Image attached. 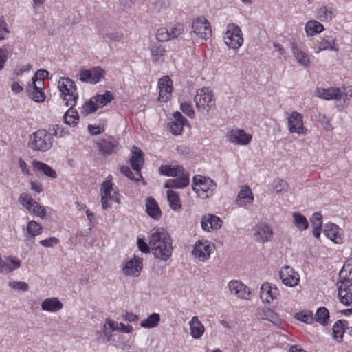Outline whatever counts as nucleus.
<instances>
[{
	"label": "nucleus",
	"mask_w": 352,
	"mask_h": 352,
	"mask_svg": "<svg viewBox=\"0 0 352 352\" xmlns=\"http://www.w3.org/2000/svg\"><path fill=\"white\" fill-rule=\"evenodd\" d=\"M228 286L230 293L239 298H246L250 294V292L247 291V287L239 280H230Z\"/></svg>",
	"instance_id": "27"
},
{
	"label": "nucleus",
	"mask_w": 352,
	"mask_h": 352,
	"mask_svg": "<svg viewBox=\"0 0 352 352\" xmlns=\"http://www.w3.org/2000/svg\"><path fill=\"white\" fill-rule=\"evenodd\" d=\"M167 199L173 210L177 211L182 208V204L177 192L168 190L167 191Z\"/></svg>",
	"instance_id": "37"
},
{
	"label": "nucleus",
	"mask_w": 352,
	"mask_h": 352,
	"mask_svg": "<svg viewBox=\"0 0 352 352\" xmlns=\"http://www.w3.org/2000/svg\"><path fill=\"white\" fill-rule=\"evenodd\" d=\"M63 118L66 124L75 126L79 120L78 113L74 107H70L65 113Z\"/></svg>",
	"instance_id": "38"
},
{
	"label": "nucleus",
	"mask_w": 352,
	"mask_h": 352,
	"mask_svg": "<svg viewBox=\"0 0 352 352\" xmlns=\"http://www.w3.org/2000/svg\"><path fill=\"white\" fill-rule=\"evenodd\" d=\"M98 109L97 104L93 98L85 102L81 108L80 113L83 116H87L90 113L95 112Z\"/></svg>",
	"instance_id": "46"
},
{
	"label": "nucleus",
	"mask_w": 352,
	"mask_h": 352,
	"mask_svg": "<svg viewBox=\"0 0 352 352\" xmlns=\"http://www.w3.org/2000/svg\"><path fill=\"white\" fill-rule=\"evenodd\" d=\"M180 109L182 112L186 114L189 118H193L195 116V111L192 108V106L190 103L188 102H183L180 105Z\"/></svg>",
	"instance_id": "59"
},
{
	"label": "nucleus",
	"mask_w": 352,
	"mask_h": 352,
	"mask_svg": "<svg viewBox=\"0 0 352 352\" xmlns=\"http://www.w3.org/2000/svg\"><path fill=\"white\" fill-rule=\"evenodd\" d=\"M168 0H156L154 3L156 12H161L164 11L168 6Z\"/></svg>",
	"instance_id": "62"
},
{
	"label": "nucleus",
	"mask_w": 352,
	"mask_h": 352,
	"mask_svg": "<svg viewBox=\"0 0 352 352\" xmlns=\"http://www.w3.org/2000/svg\"><path fill=\"white\" fill-rule=\"evenodd\" d=\"M142 267L143 259L135 256L125 263L122 271L126 276L138 277L140 274Z\"/></svg>",
	"instance_id": "15"
},
{
	"label": "nucleus",
	"mask_w": 352,
	"mask_h": 352,
	"mask_svg": "<svg viewBox=\"0 0 352 352\" xmlns=\"http://www.w3.org/2000/svg\"><path fill=\"white\" fill-rule=\"evenodd\" d=\"M324 30V26L316 20H310L305 24V30L307 36H313L322 32Z\"/></svg>",
	"instance_id": "36"
},
{
	"label": "nucleus",
	"mask_w": 352,
	"mask_h": 352,
	"mask_svg": "<svg viewBox=\"0 0 352 352\" xmlns=\"http://www.w3.org/2000/svg\"><path fill=\"white\" fill-rule=\"evenodd\" d=\"M272 186L276 193H280L282 192L287 191L289 185L287 182L284 179L278 178L274 181Z\"/></svg>",
	"instance_id": "51"
},
{
	"label": "nucleus",
	"mask_w": 352,
	"mask_h": 352,
	"mask_svg": "<svg viewBox=\"0 0 352 352\" xmlns=\"http://www.w3.org/2000/svg\"><path fill=\"white\" fill-rule=\"evenodd\" d=\"M280 295L278 289L270 283H265L261 287L260 297L263 302H272Z\"/></svg>",
	"instance_id": "17"
},
{
	"label": "nucleus",
	"mask_w": 352,
	"mask_h": 352,
	"mask_svg": "<svg viewBox=\"0 0 352 352\" xmlns=\"http://www.w3.org/2000/svg\"><path fill=\"white\" fill-rule=\"evenodd\" d=\"M131 153L132 155L130 158L131 165L135 170V175L143 180V177L140 173L144 164L143 152L139 148L133 146L132 148Z\"/></svg>",
	"instance_id": "21"
},
{
	"label": "nucleus",
	"mask_w": 352,
	"mask_h": 352,
	"mask_svg": "<svg viewBox=\"0 0 352 352\" xmlns=\"http://www.w3.org/2000/svg\"><path fill=\"white\" fill-rule=\"evenodd\" d=\"M338 298L344 305L352 304V258L347 260L340 271L337 281Z\"/></svg>",
	"instance_id": "2"
},
{
	"label": "nucleus",
	"mask_w": 352,
	"mask_h": 352,
	"mask_svg": "<svg viewBox=\"0 0 352 352\" xmlns=\"http://www.w3.org/2000/svg\"><path fill=\"white\" fill-rule=\"evenodd\" d=\"M292 52L298 63L304 67H308L311 64V60L308 54L302 51L296 43H292Z\"/></svg>",
	"instance_id": "28"
},
{
	"label": "nucleus",
	"mask_w": 352,
	"mask_h": 352,
	"mask_svg": "<svg viewBox=\"0 0 352 352\" xmlns=\"http://www.w3.org/2000/svg\"><path fill=\"white\" fill-rule=\"evenodd\" d=\"M347 324L345 320H339L336 322L333 327V336L338 342H342L344 333V327Z\"/></svg>",
	"instance_id": "40"
},
{
	"label": "nucleus",
	"mask_w": 352,
	"mask_h": 352,
	"mask_svg": "<svg viewBox=\"0 0 352 352\" xmlns=\"http://www.w3.org/2000/svg\"><path fill=\"white\" fill-rule=\"evenodd\" d=\"M149 244L155 258L166 261L173 254V241L162 228H153L149 235Z\"/></svg>",
	"instance_id": "1"
},
{
	"label": "nucleus",
	"mask_w": 352,
	"mask_h": 352,
	"mask_svg": "<svg viewBox=\"0 0 352 352\" xmlns=\"http://www.w3.org/2000/svg\"><path fill=\"white\" fill-rule=\"evenodd\" d=\"M293 217L294 225L299 230H305L309 227L308 221L302 214L294 212Z\"/></svg>",
	"instance_id": "44"
},
{
	"label": "nucleus",
	"mask_w": 352,
	"mask_h": 352,
	"mask_svg": "<svg viewBox=\"0 0 352 352\" xmlns=\"http://www.w3.org/2000/svg\"><path fill=\"white\" fill-rule=\"evenodd\" d=\"M274 234L271 226L266 223H259L254 228V237L256 241L265 243L271 240Z\"/></svg>",
	"instance_id": "16"
},
{
	"label": "nucleus",
	"mask_w": 352,
	"mask_h": 352,
	"mask_svg": "<svg viewBox=\"0 0 352 352\" xmlns=\"http://www.w3.org/2000/svg\"><path fill=\"white\" fill-rule=\"evenodd\" d=\"M217 188L216 183L209 177L195 175L192 179V190L203 199L209 198Z\"/></svg>",
	"instance_id": "6"
},
{
	"label": "nucleus",
	"mask_w": 352,
	"mask_h": 352,
	"mask_svg": "<svg viewBox=\"0 0 352 352\" xmlns=\"http://www.w3.org/2000/svg\"><path fill=\"white\" fill-rule=\"evenodd\" d=\"M156 38L160 42H164L170 40L168 34V30L165 28H161L157 30L156 33Z\"/></svg>",
	"instance_id": "56"
},
{
	"label": "nucleus",
	"mask_w": 352,
	"mask_h": 352,
	"mask_svg": "<svg viewBox=\"0 0 352 352\" xmlns=\"http://www.w3.org/2000/svg\"><path fill=\"white\" fill-rule=\"evenodd\" d=\"M121 173L128 177L131 180H134L135 182H138L141 178H140L138 175L135 177L133 175V172L131 170L130 168L126 166H122L120 168Z\"/></svg>",
	"instance_id": "60"
},
{
	"label": "nucleus",
	"mask_w": 352,
	"mask_h": 352,
	"mask_svg": "<svg viewBox=\"0 0 352 352\" xmlns=\"http://www.w3.org/2000/svg\"><path fill=\"white\" fill-rule=\"evenodd\" d=\"M42 226L34 220L28 222L27 226V234L31 237H35L42 233Z\"/></svg>",
	"instance_id": "42"
},
{
	"label": "nucleus",
	"mask_w": 352,
	"mask_h": 352,
	"mask_svg": "<svg viewBox=\"0 0 352 352\" xmlns=\"http://www.w3.org/2000/svg\"><path fill=\"white\" fill-rule=\"evenodd\" d=\"M107 325L111 329V331H118L119 329V323L118 322L113 321L110 318H107L105 321V324L102 327V331L105 336H108L109 333L107 331Z\"/></svg>",
	"instance_id": "55"
},
{
	"label": "nucleus",
	"mask_w": 352,
	"mask_h": 352,
	"mask_svg": "<svg viewBox=\"0 0 352 352\" xmlns=\"http://www.w3.org/2000/svg\"><path fill=\"white\" fill-rule=\"evenodd\" d=\"M19 201L29 212L41 219H44L46 217L45 207L36 201L30 194L25 192L20 194Z\"/></svg>",
	"instance_id": "9"
},
{
	"label": "nucleus",
	"mask_w": 352,
	"mask_h": 352,
	"mask_svg": "<svg viewBox=\"0 0 352 352\" xmlns=\"http://www.w3.org/2000/svg\"><path fill=\"white\" fill-rule=\"evenodd\" d=\"M189 326L190 336L194 339H199L203 336L205 331V327L199 320L198 317L193 316L189 322Z\"/></svg>",
	"instance_id": "31"
},
{
	"label": "nucleus",
	"mask_w": 352,
	"mask_h": 352,
	"mask_svg": "<svg viewBox=\"0 0 352 352\" xmlns=\"http://www.w3.org/2000/svg\"><path fill=\"white\" fill-rule=\"evenodd\" d=\"M316 16L322 21H327L332 19V12L326 6H322L316 10Z\"/></svg>",
	"instance_id": "49"
},
{
	"label": "nucleus",
	"mask_w": 352,
	"mask_h": 352,
	"mask_svg": "<svg viewBox=\"0 0 352 352\" xmlns=\"http://www.w3.org/2000/svg\"><path fill=\"white\" fill-rule=\"evenodd\" d=\"M32 166L34 169L42 172L47 177L52 179L57 177L56 172L49 165L37 160L32 161Z\"/></svg>",
	"instance_id": "35"
},
{
	"label": "nucleus",
	"mask_w": 352,
	"mask_h": 352,
	"mask_svg": "<svg viewBox=\"0 0 352 352\" xmlns=\"http://www.w3.org/2000/svg\"><path fill=\"white\" fill-rule=\"evenodd\" d=\"M50 131H48L51 136H54L56 138H63L67 134H68V132L65 130V129L63 127L62 125L56 124L53 125L52 127L49 128Z\"/></svg>",
	"instance_id": "50"
},
{
	"label": "nucleus",
	"mask_w": 352,
	"mask_h": 352,
	"mask_svg": "<svg viewBox=\"0 0 352 352\" xmlns=\"http://www.w3.org/2000/svg\"><path fill=\"white\" fill-rule=\"evenodd\" d=\"M279 276L283 283L289 287L296 286L300 280L298 274L289 266L282 268L279 272Z\"/></svg>",
	"instance_id": "18"
},
{
	"label": "nucleus",
	"mask_w": 352,
	"mask_h": 352,
	"mask_svg": "<svg viewBox=\"0 0 352 352\" xmlns=\"http://www.w3.org/2000/svg\"><path fill=\"white\" fill-rule=\"evenodd\" d=\"M228 138L230 142L237 145H248L252 140V136L243 129H234L228 133Z\"/></svg>",
	"instance_id": "20"
},
{
	"label": "nucleus",
	"mask_w": 352,
	"mask_h": 352,
	"mask_svg": "<svg viewBox=\"0 0 352 352\" xmlns=\"http://www.w3.org/2000/svg\"><path fill=\"white\" fill-rule=\"evenodd\" d=\"M287 129L290 133L305 135L307 129L304 126L302 115L297 111H292L287 117Z\"/></svg>",
	"instance_id": "12"
},
{
	"label": "nucleus",
	"mask_w": 352,
	"mask_h": 352,
	"mask_svg": "<svg viewBox=\"0 0 352 352\" xmlns=\"http://www.w3.org/2000/svg\"><path fill=\"white\" fill-rule=\"evenodd\" d=\"M254 201V196L250 188L248 186L241 187L237 197L236 204L239 206L244 207L248 204L252 203Z\"/></svg>",
	"instance_id": "29"
},
{
	"label": "nucleus",
	"mask_w": 352,
	"mask_h": 352,
	"mask_svg": "<svg viewBox=\"0 0 352 352\" xmlns=\"http://www.w3.org/2000/svg\"><path fill=\"white\" fill-rule=\"evenodd\" d=\"M160 321V316L157 313H153L146 318L140 322V325L143 328L152 329L156 327Z\"/></svg>",
	"instance_id": "39"
},
{
	"label": "nucleus",
	"mask_w": 352,
	"mask_h": 352,
	"mask_svg": "<svg viewBox=\"0 0 352 352\" xmlns=\"http://www.w3.org/2000/svg\"><path fill=\"white\" fill-rule=\"evenodd\" d=\"M105 71L100 67H93L89 69H81L79 80L83 82L95 85L104 78Z\"/></svg>",
	"instance_id": "11"
},
{
	"label": "nucleus",
	"mask_w": 352,
	"mask_h": 352,
	"mask_svg": "<svg viewBox=\"0 0 352 352\" xmlns=\"http://www.w3.org/2000/svg\"><path fill=\"white\" fill-rule=\"evenodd\" d=\"M223 40L228 49L239 50L244 41L241 28L234 23H228L223 33Z\"/></svg>",
	"instance_id": "5"
},
{
	"label": "nucleus",
	"mask_w": 352,
	"mask_h": 352,
	"mask_svg": "<svg viewBox=\"0 0 352 352\" xmlns=\"http://www.w3.org/2000/svg\"><path fill=\"white\" fill-rule=\"evenodd\" d=\"M194 101L199 111H206L207 113L215 104L212 93L209 87H203L198 89L194 98Z\"/></svg>",
	"instance_id": "8"
},
{
	"label": "nucleus",
	"mask_w": 352,
	"mask_h": 352,
	"mask_svg": "<svg viewBox=\"0 0 352 352\" xmlns=\"http://www.w3.org/2000/svg\"><path fill=\"white\" fill-rule=\"evenodd\" d=\"M339 232V227L334 223H327L323 230L324 235L336 243H339L341 241Z\"/></svg>",
	"instance_id": "33"
},
{
	"label": "nucleus",
	"mask_w": 352,
	"mask_h": 352,
	"mask_svg": "<svg viewBox=\"0 0 352 352\" xmlns=\"http://www.w3.org/2000/svg\"><path fill=\"white\" fill-rule=\"evenodd\" d=\"M214 249V245L210 241L199 240L195 244L192 254L199 261L205 262L210 258Z\"/></svg>",
	"instance_id": "10"
},
{
	"label": "nucleus",
	"mask_w": 352,
	"mask_h": 352,
	"mask_svg": "<svg viewBox=\"0 0 352 352\" xmlns=\"http://www.w3.org/2000/svg\"><path fill=\"white\" fill-rule=\"evenodd\" d=\"M97 146L102 155H109L116 153L118 143L113 138L109 137L99 140Z\"/></svg>",
	"instance_id": "19"
},
{
	"label": "nucleus",
	"mask_w": 352,
	"mask_h": 352,
	"mask_svg": "<svg viewBox=\"0 0 352 352\" xmlns=\"http://www.w3.org/2000/svg\"><path fill=\"white\" fill-rule=\"evenodd\" d=\"M98 108L105 106L113 99L112 94L109 91H106L104 94L97 95L93 97Z\"/></svg>",
	"instance_id": "43"
},
{
	"label": "nucleus",
	"mask_w": 352,
	"mask_h": 352,
	"mask_svg": "<svg viewBox=\"0 0 352 352\" xmlns=\"http://www.w3.org/2000/svg\"><path fill=\"white\" fill-rule=\"evenodd\" d=\"M201 226L204 231L217 230L221 227V220L214 214H207L202 217Z\"/></svg>",
	"instance_id": "22"
},
{
	"label": "nucleus",
	"mask_w": 352,
	"mask_h": 352,
	"mask_svg": "<svg viewBox=\"0 0 352 352\" xmlns=\"http://www.w3.org/2000/svg\"><path fill=\"white\" fill-rule=\"evenodd\" d=\"M173 118L174 121L168 124L170 131L175 135H181L187 120L179 111L173 113Z\"/></svg>",
	"instance_id": "25"
},
{
	"label": "nucleus",
	"mask_w": 352,
	"mask_h": 352,
	"mask_svg": "<svg viewBox=\"0 0 352 352\" xmlns=\"http://www.w3.org/2000/svg\"><path fill=\"white\" fill-rule=\"evenodd\" d=\"M190 183L189 174L184 173L181 174L179 177L169 179L164 184V187L169 190L173 188H184L188 186Z\"/></svg>",
	"instance_id": "26"
},
{
	"label": "nucleus",
	"mask_w": 352,
	"mask_h": 352,
	"mask_svg": "<svg viewBox=\"0 0 352 352\" xmlns=\"http://www.w3.org/2000/svg\"><path fill=\"white\" fill-rule=\"evenodd\" d=\"M101 206L104 210H107L111 206V202L120 203L118 197V191L110 180H104L100 186Z\"/></svg>",
	"instance_id": "7"
},
{
	"label": "nucleus",
	"mask_w": 352,
	"mask_h": 352,
	"mask_svg": "<svg viewBox=\"0 0 352 352\" xmlns=\"http://www.w3.org/2000/svg\"><path fill=\"white\" fill-rule=\"evenodd\" d=\"M159 173L162 175L177 177L184 173V168L179 165H162Z\"/></svg>",
	"instance_id": "30"
},
{
	"label": "nucleus",
	"mask_w": 352,
	"mask_h": 352,
	"mask_svg": "<svg viewBox=\"0 0 352 352\" xmlns=\"http://www.w3.org/2000/svg\"><path fill=\"white\" fill-rule=\"evenodd\" d=\"M329 317V310L324 307H320L317 309L315 316H314V321H316L322 325H327V320Z\"/></svg>",
	"instance_id": "41"
},
{
	"label": "nucleus",
	"mask_w": 352,
	"mask_h": 352,
	"mask_svg": "<svg viewBox=\"0 0 352 352\" xmlns=\"http://www.w3.org/2000/svg\"><path fill=\"white\" fill-rule=\"evenodd\" d=\"M146 210L148 215L153 219L158 220L162 216V212L157 201L151 197L146 199Z\"/></svg>",
	"instance_id": "32"
},
{
	"label": "nucleus",
	"mask_w": 352,
	"mask_h": 352,
	"mask_svg": "<svg viewBox=\"0 0 352 352\" xmlns=\"http://www.w3.org/2000/svg\"><path fill=\"white\" fill-rule=\"evenodd\" d=\"M314 49L316 53L323 50L338 52L339 46L336 43L335 34L330 32L329 34H324L320 40H317Z\"/></svg>",
	"instance_id": "14"
},
{
	"label": "nucleus",
	"mask_w": 352,
	"mask_h": 352,
	"mask_svg": "<svg viewBox=\"0 0 352 352\" xmlns=\"http://www.w3.org/2000/svg\"><path fill=\"white\" fill-rule=\"evenodd\" d=\"M295 318L307 324H311L314 322V314L312 311L309 310H305L296 313Z\"/></svg>",
	"instance_id": "47"
},
{
	"label": "nucleus",
	"mask_w": 352,
	"mask_h": 352,
	"mask_svg": "<svg viewBox=\"0 0 352 352\" xmlns=\"http://www.w3.org/2000/svg\"><path fill=\"white\" fill-rule=\"evenodd\" d=\"M43 311L56 313L63 308V302L57 297H50L45 298L41 304Z\"/></svg>",
	"instance_id": "24"
},
{
	"label": "nucleus",
	"mask_w": 352,
	"mask_h": 352,
	"mask_svg": "<svg viewBox=\"0 0 352 352\" xmlns=\"http://www.w3.org/2000/svg\"><path fill=\"white\" fill-rule=\"evenodd\" d=\"M10 33L8 24L3 17H0V41L4 40Z\"/></svg>",
	"instance_id": "57"
},
{
	"label": "nucleus",
	"mask_w": 352,
	"mask_h": 352,
	"mask_svg": "<svg viewBox=\"0 0 352 352\" xmlns=\"http://www.w3.org/2000/svg\"><path fill=\"white\" fill-rule=\"evenodd\" d=\"M317 96L324 100L344 99V94L339 88L329 87L327 89L318 88Z\"/></svg>",
	"instance_id": "23"
},
{
	"label": "nucleus",
	"mask_w": 352,
	"mask_h": 352,
	"mask_svg": "<svg viewBox=\"0 0 352 352\" xmlns=\"http://www.w3.org/2000/svg\"><path fill=\"white\" fill-rule=\"evenodd\" d=\"M58 88L65 104L67 107H75L78 99L75 82L69 78H60L58 82Z\"/></svg>",
	"instance_id": "3"
},
{
	"label": "nucleus",
	"mask_w": 352,
	"mask_h": 352,
	"mask_svg": "<svg viewBox=\"0 0 352 352\" xmlns=\"http://www.w3.org/2000/svg\"><path fill=\"white\" fill-rule=\"evenodd\" d=\"M159 89H167L170 92L173 91V80L168 76L160 78L158 82Z\"/></svg>",
	"instance_id": "52"
},
{
	"label": "nucleus",
	"mask_w": 352,
	"mask_h": 352,
	"mask_svg": "<svg viewBox=\"0 0 352 352\" xmlns=\"http://www.w3.org/2000/svg\"><path fill=\"white\" fill-rule=\"evenodd\" d=\"M311 223L313 227H322V216L320 212H316L313 214L311 219Z\"/></svg>",
	"instance_id": "63"
},
{
	"label": "nucleus",
	"mask_w": 352,
	"mask_h": 352,
	"mask_svg": "<svg viewBox=\"0 0 352 352\" xmlns=\"http://www.w3.org/2000/svg\"><path fill=\"white\" fill-rule=\"evenodd\" d=\"M58 243L59 239L54 236L40 241V244L45 248H52L54 245H56Z\"/></svg>",
	"instance_id": "61"
},
{
	"label": "nucleus",
	"mask_w": 352,
	"mask_h": 352,
	"mask_svg": "<svg viewBox=\"0 0 352 352\" xmlns=\"http://www.w3.org/2000/svg\"><path fill=\"white\" fill-rule=\"evenodd\" d=\"M8 285L15 291L27 292L30 288L29 285L23 281L13 280L10 282Z\"/></svg>",
	"instance_id": "53"
},
{
	"label": "nucleus",
	"mask_w": 352,
	"mask_h": 352,
	"mask_svg": "<svg viewBox=\"0 0 352 352\" xmlns=\"http://www.w3.org/2000/svg\"><path fill=\"white\" fill-rule=\"evenodd\" d=\"M153 61L157 62L164 56L166 50L163 45L160 43L154 44L151 50Z\"/></svg>",
	"instance_id": "45"
},
{
	"label": "nucleus",
	"mask_w": 352,
	"mask_h": 352,
	"mask_svg": "<svg viewBox=\"0 0 352 352\" xmlns=\"http://www.w3.org/2000/svg\"><path fill=\"white\" fill-rule=\"evenodd\" d=\"M31 98L36 102H42L45 100V96L43 89H37L32 87V90L30 92Z\"/></svg>",
	"instance_id": "54"
},
{
	"label": "nucleus",
	"mask_w": 352,
	"mask_h": 352,
	"mask_svg": "<svg viewBox=\"0 0 352 352\" xmlns=\"http://www.w3.org/2000/svg\"><path fill=\"white\" fill-rule=\"evenodd\" d=\"M261 318L263 320H267L272 322L274 324H278L280 322V319L278 314L270 309L263 310Z\"/></svg>",
	"instance_id": "48"
},
{
	"label": "nucleus",
	"mask_w": 352,
	"mask_h": 352,
	"mask_svg": "<svg viewBox=\"0 0 352 352\" xmlns=\"http://www.w3.org/2000/svg\"><path fill=\"white\" fill-rule=\"evenodd\" d=\"M172 92L167 89H160L158 100L162 102H166L170 97Z\"/></svg>",
	"instance_id": "64"
},
{
	"label": "nucleus",
	"mask_w": 352,
	"mask_h": 352,
	"mask_svg": "<svg viewBox=\"0 0 352 352\" xmlns=\"http://www.w3.org/2000/svg\"><path fill=\"white\" fill-rule=\"evenodd\" d=\"M20 266L21 261L19 259L10 256L7 261H1L0 272L9 273L19 269Z\"/></svg>",
	"instance_id": "34"
},
{
	"label": "nucleus",
	"mask_w": 352,
	"mask_h": 352,
	"mask_svg": "<svg viewBox=\"0 0 352 352\" xmlns=\"http://www.w3.org/2000/svg\"><path fill=\"white\" fill-rule=\"evenodd\" d=\"M184 32V27L181 24H178L174 27H171L170 30H168V34L170 35V39H173L177 38L179 35L182 34Z\"/></svg>",
	"instance_id": "58"
},
{
	"label": "nucleus",
	"mask_w": 352,
	"mask_h": 352,
	"mask_svg": "<svg viewBox=\"0 0 352 352\" xmlns=\"http://www.w3.org/2000/svg\"><path fill=\"white\" fill-rule=\"evenodd\" d=\"M193 32L201 39L207 40L212 36V30L208 21L204 16H199L192 21Z\"/></svg>",
	"instance_id": "13"
},
{
	"label": "nucleus",
	"mask_w": 352,
	"mask_h": 352,
	"mask_svg": "<svg viewBox=\"0 0 352 352\" xmlns=\"http://www.w3.org/2000/svg\"><path fill=\"white\" fill-rule=\"evenodd\" d=\"M53 138L45 129H39L30 135L28 145L34 151L45 152L53 146Z\"/></svg>",
	"instance_id": "4"
}]
</instances>
